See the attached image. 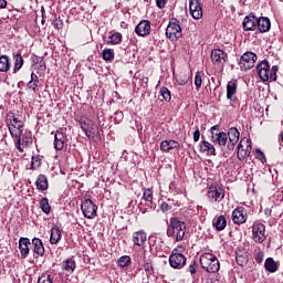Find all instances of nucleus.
<instances>
[{
  "label": "nucleus",
  "instance_id": "obj_1",
  "mask_svg": "<svg viewBox=\"0 0 283 283\" xmlns=\"http://www.w3.org/2000/svg\"><path fill=\"white\" fill-rule=\"evenodd\" d=\"M167 237L172 238L177 242L185 240V233H187V223L180 220V218L172 217L167 227Z\"/></svg>",
  "mask_w": 283,
  "mask_h": 283
},
{
  "label": "nucleus",
  "instance_id": "obj_2",
  "mask_svg": "<svg viewBox=\"0 0 283 283\" xmlns=\"http://www.w3.org/2000/svg\"><path fill=\"white\" fill-rule=\"evenodd\" d=\"M201 269L207 273H218L220 271V261L213 253L206 252L199 259Z\"/></svg>",
  "mask_w": 283,
  "mask_h": 283
},
{
  "label": "nucleus",
  "instance_id": "obj_3",
  "mask_svg": "<svg viewBox=\"0 0 283 283\" xmlns=\"http://www.w3.org/2000/svg\"><path fill=\"white\" fill-rule=\"evenodd\" d=\"M81 129H83L85 136L87 138H96L101 136V130L98 129V125L94 123L92 119H82L80 122Z\"/></svg>",
  "mask_w": 283,
  "mask_h": 283
},
{
  "label": "nucleus",
  "instance_id": "obj_4",
  "mask_svg": "<svg viewBox=\"0 0 283 283\" xmlns=\"http://www.w3.org/2000/svg\"><path fill=\"white\" fill-rule=\"evenodd\" d=\"M211 134V143H214L216 145H219V147H227V142L229 140V137L227 133L220 132V127L218 125H214L210 128Z\"/></svg>",
  "mask_w": 283,
  "mask_h": 283
},
{
  "label": "nucleus",
  "instance_id": "obj_5",
  "mask_svg": "<svg viewBox=\"0 0 283 283\" xmlns=\"http://www.w3.org/2000/svg\"><path fill=\"white\" fill-rule=\"evenodd\" d=\"M168 262L171 269H177V270L185 269V265L187 264V256L178 252V249H174L169 256Z\"/></svg>",
  "mask_w": 283,
  "mask_h": 283
},
{
  "label": "nucleus",
  "instance_id": "obj_6",
  "mask_svg": "<svg viewBox=\"0 0 283 283\" xmlns=\"http://www.w3.org/2000/svg\"><path fill=\"white\" fill-rule=\"evenodd\" d=\"M166 36L169 41H178L182 38V28L178 24V20L170 21L166 29Z\"/></svg>",
  "mask_w": 283,
  "mask_h": 283
},
{
  "label": "nucleus",
  "instance_id": "obj_7",
  "mask_svg": "<svg viewBox=\"0 0 283 283\" xmlns=\"http://www.w3.org/2000/svg\"><path fill=\"white\" fill-rule=\"evenodd\" d=\"M81 209L84 218L94 220L97 216L98 206H96L92 199H85L81 205Z\"/></svg>",
  "mask_w": 283,
  "mask_h": 283
},
{
  "label": "nucleus",
  "instance_id": "obj_8",
  "mask_svg": "<svg viewBox=\"0 0 283 283\" xmlns=\"http://www.w3.org/2000/svg\"><path fill=\"white\" fill-rule=\"evenodd\" d=\"M51 134L54 135L53 147L56 151H63L67 147V135L63 133V128H59Z\"/></svg>",
  "mask_w": 283,
  "mask_h": 283
},
{
  "label": "nucleus",
  "instance_id": "obj_9",
  "mask_svg": "<svg viewBox=\"0 0 283 283\" xmlns=\"http://www.w3.org/2000/svg\"><path fill=\"white\" fill-rule=\"evenodd\" d=\"M207 196L211 202H222L224 200V189L218 184H212L208 189Z\"/></svg>",
  "mask_w": 283,
  "mask_h": 283
},
{
  "label": "nucleus",
  "instance_id": "obj_10",
  "mask_svg": "<svg viewBox=\"0 0 283 283\" xmlns=\"http://www.w3.org/2000/svg\"><path fill=\"white\" fill-rule=\"evenodd\" d=\"M210 59L213 65L222 69L229 59V54H227V52L222 51L221 49H214L211 51Z\"/></svg>",
  "mask_w": 283,
  "mask_h": 283
},
{
  "label": "nucleus",
  "instance_id": "obj_11",
  "mask_svg": "<svg viewBox=\"0 0 283 283\" xmlns=\"http://www.w3.org/2000/svg\"><path fill=\"white\" fill-rule=\"evenodd\" d=\"M266 227L263 223L255 222L252 227V238L254 242L262 244L266 240Z\"/></svg>",
  "mask_w": 283,
  "mask_h": 283
},
{
  "label": "nucleus",
  "instance_id": "obj_12",
  "mask_svg": "<svg viewBox=\"0 0 283 283\" xmlns=\"http://www.w3.org/2000/svg\"><path fill=\"white\" fill-rule=\"evenodd\" d=\"M256 72L259 78H261L263 83H266V81H271V65L269 64V61L263 60L259 62L256 65Z\"/></svg>",
  "mask_w": 283,
  "mask_h": 283
},
{
  "label": "nucleus",
  "instance_id": "obj_13",
  "mask_svg": "<svg viewBox=\"0 0 283 283\" xmlns=\"http://www.w3.org/2000/svg\"><path fill=\"white\" fill-rule=\"evenodd\" d=\"M255 61H258V55L253 52H245L239 62L241 70H251L255 65Z\"/></svg>",
  "mask_w": 283,
  "mask_h": 283
},
{
  "label": "nucleus",
  "instance_id": "obj_14",
  "mask_svg": "<svg viewBox=\"0 0 283 283\" xmlns=\"http://www.w3.org/2000/svg\"><path fill=\"white\" fill-rule=\"evenodd\" d=\"M6 123L8 127H13V129H23L25 127V124L21 119V117L14 115V113L10 112L6 116Z\"/></svg>",
  "mask_w": 283,
  "mask_h": 283
},
{
  "label": "nucleus",
  "instance_id": "obj_15",
  "mask_svg": "<svg viewBox=\"0 0 283 283\" xmlns=\"http://www.w3.org/2000/svg\"><path fill=\"white\" fill-rule=\"evenodd\" d=\"M256 25H258V18L253 13H250L244 17V19L242 21V29L244 32L255 31Z\"/></svg>",
  "mask_w": 283,
  "mask_h": 283
},
{
  "label": "nucleus",
  "instance_id": "obj_16",
  "mask_svg": "<svg viewBox=\"0 0 283 283\" xmlns=\"http://www.w3.org/2000/svg\"><path fill=\"white\" fill-rule=\"evenodd\" d=\"M227 136L229 138L227 148L229 151H233V149H235V145H238V142L240 140V130H238L235 127H231L228 130Z\"/></svg>",
  "mask_w": 283,
  "mask_h": 283
},
{
  "label": "nucleus",
  "instance_id": "obj_17",
  "mask_svg": "<svg viewBox=\"0 0 283 283\" xmlns=\"http://www.w3.org/2000/svg\"><path fill=\"white\" fill-rule=\"evenodd\" d=\"M135 33L137 36H149L151 34V22L149 20H142L135 27Z\"/></svg>",
  "mask_w": 283,
  "mask_h": 283
},
{
  "label": "nucleus",
  "instance_id": "obj_18",
  "mask_svg": "<svg viewBox=\"0 0 283 283\" xmlns=\"http://www.w3.org/2000/svg\"><path fill=\"white\" fill-rule=\"evenodd\" d=\"M248 218L249 216L247 214V209H244L243 207H238L232 211V221L234 222V224H244Z\"/></svg>",
  "mask_w": 283,
  "mask_h": 283
},
{
  "label": "nucleus",
  "instance_id": "obj_19",
  "mask_svg": "<svg viewBox=\"0 0 283 283\" xmlns=\"http://www.w3.org/2000/svg\"><path fill=\"white\" fill-rule=\"evenodd\" d=\"M189 10L190 17H192V19H202V3L200 0H190Z\"/></svg>",
  "mask_w": 283,
  "mask_h": 283
},
{
  "label": "nucleus",
  "instance_id": "obj_20",
  "mask_svg": "<svg viewBox=\"0 0 283 283\" xmlns=\"http://www.w3.org/2000/svg\"><path fill=\"white\" fill-rule=\"evenodd\" d=\"M242 142L241 140L239 144H238V159L239 160H244L245 158H249V156H251V149H252V146H251V139H247L245 143H247V146L244 148V146L242 145Z\"/></svg>",
  "mask_w": 283,
  "mask_h": 283
},
{
  "label": "nucleus",
  "instance_id": "obj_21",
  "mask_svg": "<svg viewBox=\"0 0 283 283\" xmlns=\"http://www.w3.org/2000/svg\"><path fill=\"white\" fill-rule=\"evenodd\" d=\"M32 244L34 258H43L45 255V247H43V241H41L39 238H33Z\"/></svg>",
  "mask_w": 283,
  "mask_h": 283
},
{
  "label": "nucleus",
  "instance_id": "obj_22",
  "mask_svg": "<svg viewBox=\"0 0 283 283\" xmlns=\"http://www.w3.org/2000/svg\"><path fill=\"white\" fill-rule=\"evenodd\" d=\"M256 29L259 32H269L271 30V20L268 17L256 18Z\"/></svg>",
  "mask_w": 283,
  "mask_h": 283
},
{
  "label": "nucleus",
  "instance_id": "obj_23",
  "mask_svg": "<svg viewBox=\"0 0 283 283\" xmlns=\"http://www.w3.org/2000/svg\"><path fill=\"white\" fill-rule=\"evenodd\" d=\"M160 149L161 151L168 154V151H171V149H180V143L174 139H166L160 143Z\"/></svg>",
  "mask_w": 283,
  "mask_h": 283
},
{
  "label": "nucleus",
  "instance_id": "obj_24",
  "mask_svg": "<svg viewBox=\"0 0 283 283\" xmlns=\"http://www.w3.org/2000/svg\"><path fill=\"white\" fill-rule=\"evenodd\" d=\"M199 151L208 156H216V147L207 140H201L199 144Z\"/></svg>",
  "mask_w": 283,
  "mask_h": 283
},
{
  "label": "nucleus",
  "instance_id": "obj_25",
  "mask_svg": "<svg viewBox=\"0 0 283 283\" xmlns=\"http://www.w3.org/2000/svg\"><path fill=\"white\" fill-rule=\"evenodd\" d=\"M30 239L20 238L19 249L22 258H28V255H30Z\"/></svg>",
  "mask_w": 283,
  "mask_h": 283
},
{
  "label": "nucleus",
  "instance_id": "obj_26",
  "mask_svg": "<svg viewBox=\"0 0 283 283\" xmlns=\"http://www.w3.org/2000/svg\"><path fill=\"white\" fill-rule=\"evenodd\" d=\"M133 242L136 247H144L145 242H147V233H145L143 230L134 232Z\"/></svg>",
  "mask_w": 283,
  "mask_h": 283
},
{
  "label": "nucleus",
  "instance_id": "obj_27",
  "mask_svg": "<svg viewBox=\"0 0 283 283\" xmlns=\"http://www.w3.org/2000/svg\"><path fill=\"white\" fill-rule=\"evenodd\" d=\"M138 209L140 213H149L150 211H154L156 209V203H154V201L140 199V202L138 203Z\"/></svg>",
  "mask_w": 283,
  "mask_h": 283
},
{
  "label": "nucleus",
  "instance_id": "obj_28",
  "mask_svg": "<svg viewBox=\"0 0 283 283\" xmlns=\"http://www.w3.org/2000/svg\"><path fill=\"white\" fill-rule=\"evenodd\" d=\"M8 127L11 136L13 138H17V143H15L17 149L19 151H23V148H21V136H23V129L12 128V126H8Z\"/></svg>",
  "mask_w": 283,
  "mask_h": 283
},
{
  "label": "nucleus",
  "instance_id": "obj_29",
  "mask_svg": "<svg viewBox=\"0 0 283 283\" xmlns=\"http://www.w3.org/2000/svg\"><path fill=\"white\" fill-rule=\"evenodd\" d=\"M238 92V82H229L227 85V98L232 103H235V93Z\"/></svg>",
  "mask_w": 283,
  "mask_h": 283
},
{
  "label": "nucleus",
  "instance_id": "obj_30",
  "mask_svg": "<svg viewBox=\"0 0 283 283\" xmlns=\"http://www.w3.org/2000/svg\"><path fill=\"white\" fill-rule=\"evenodd\" d=\"M35 187L39 191H48V188H49L48 176L39 175L35 181Z\"/></svg>",
  "mask_w": 283,
  "mask_h": 283
},
{
  "label": "nucleus",
  "instance_id": "obj_31",
  "mask_svg": "<svg viewBox=\"0 0 283 283\" xmlns=\"http://www.w3.org/2000/svg\"><path fill=\"white\" fill-rule=\"evenodd\" d=\"M264 269L269 273H276L277 269H280V264H277L273 258H268L264 262Z\"/></svg>",
  "mask_w": 283,
  "mask_h": 283
},
{
  "label": "nucleus",
  "instance_id": "obj_32",
  "mask_svg": "<svg viewBox=\"0 0 283 283\" xmlns=\"http://www.w3.org/2000/svg\"><path fill=\"white\" fill-rule=\"evenodd\" d=\"M61 238H62L61 228H59V226H54L51 229L50 242L52 244H59Z\"/></svg>",
  "mask_w": 283,
  "mask_h": 283
},
{
  "label": "nucleus",
  "instance_id": "obj_33",
  "mask_svg": "<svg viewBox=\"0 0 283 283\" xmlns=\"http://www.w3.org/2000/svg\"><path fill=\"white\" fill-rule=\"evenodd\" d=\"M212 227H214L216 231H224V229H227V217L222 214L219 216L212 223Z\"/></svg>",
  "mask_w": 283,
  "mask_h": 283
},
{
  "label": "nucleus",
  "instance_id": "obj_34",
  "mask_svg": "<svg viewBox=\"0 0 283 283\" xmlns=\"http://www.w3.org/2000/svg\"><path fill=\"white\" fill-rule=\"evenodd\" d=\"M235 260H237V264L239 266H247V264H249V253L248 252H237Z\"/></svg>",
  "mask_w": 283,
  "mask_h": 283
},
{
  "label": "nucleus",
  "instance_id": "obj_35",
  "mask_svg": "<svg viewBox=\"0 0 283 283\" xmlns=\"http://www.w3.org/2000/svg\"><path fill=\"white\" fill-rule=\"evenodd\" d=\"M27 87L31 90V92H33L34 94L39 92V76L36 74L31 73V80L27 84Z\"/></svg>",
  "mask_w": 283,
  "mask_h": 283
},
{
  "label": "nucleus",
  "instance_id": "obj_36",
  "mask_svg": "<svg viewBox=\"0 0 283 283\" xmlns=\"http://www.w3.org/2000/svg\"><path fill=\"white\" fill-rule=\"evenodd\" d=\"M13 74H17V72L23 67V55H21V53H13Z\"/></svg>",
  "mask_w": 283,
  "mask_h": 283
},
{
  "label": "nucleus",
  "instance_id": "obj_37",
  "mask_svg": "<svg viewBox=\"0 0 283 283\" xmlns=\"http://www.w3.org/2000/svg\"><path fill=\"white\" fill-rule=\"evenodd\" d=\"M12 64L10 63V56L1 55L0 56V72H9Z\"/></svg>",
  "mask_w": 283,
  "mask_h": 283
},
{
  "label": "nucleus",
  "instance_id": "obj_38",
  "mask_svg": "<svg viewBox=\"0 0 283 283\" xmlns=\"http://www.w3.org/2000/svg\"><path fill=\"white\" fill-rule=\"evenodd\" d=\"M40 209L45 213L46 216H50V212L52 211V207L50 206V201L48 198H42L40 200Z\"/></svg>",
  "mask_w": 283,
  "mask_h": 283
},
{
  "label": "nucleus",
  "instance_id": "obj_39",
  "mask_svg": "<svg viewBox=\"0 0 283 283\" xmlns=\"http://www.w3.org/2000/svg\"><path fill=\"white\" fill-rule=\"evenodd\" d=\"M129 264H132V256H129V255H123L117 260V265L120 269H127V266H129Z\"/></svg>",
  "mask_w": 283,
  "mask_h": 283
},
{
  "label": "nucleus",
  "instance_id": "obj_40",
  "mask_svg": "<svg viewBox=\"0 0 283 283\" xmlns=\"http://www.w3.org/2000/svg\"><path fill=\"white\" fill-rule=\"evenodd\" d=\"M64 271H67V273H74V269H76V262L73 259H67L63 263Z\"/></svg>",
  "mask_w": 283,
  "mask_h": 283
},
{
  "label": "nucleus",
  "instance_id": "obj_41",
  "mask_svg": "<svg viewBox=\"0 0 283 283\" xmlns=\"http://www.w3.org/2000/svg\"><path fill=\"white\" fill-rule=\"evenodd\" d=\"M123 41V34L114 33L107 38V43H113L114 45H118Z\"/></svg>",
  "mask_w": 283,
  "mask_h": 283
},
{
  "label": "nucleus",
  "instance_id": "obj_42",
  "mask_svg": "<svg viewBox=\"0 0 283 283\" xmlns=\"http://www.w3.org/2000/svg\"><path fill=\"white\" fill-rule=\"evenodd\" d=\"M188 272L190 273L192 280H196V273H198V261L192 260L189 263Z\"/></svg>",
  "mask_w": 283,
  "mask_h": 283
},
{
  "label": "nucleus",
  "instance_id": "obj_43",
  "mask_svg": "<svg viewBox=\"0 0 283 283\" xmlns=\"http://www.w3.org/2000/svg\"><path fill=\"white\" fill-rule=\"evenodd\" d=\"M143 268L147 277H150V275H154V264L149 260L144 262Z\"/></svg>",
  "mask_w": 283,
  "mask_h": 283
},
{
  "label": "nucleus",
  "instance_id": "obj_44",
  "mask_svg": "<svg viewBox=\"0 0 283 283\" xmlns=\"http://www.w3.org/2000/svg\"><path fill=\"white\" fill-rule=\"evenodd\" d=\"M160 96H163L164 101H166V103H169L171 101V91H169V88L167 87H161L160 88Z\"/></svg>",
  "mask_w": 283,
  "mask_h": 283
},
{
  "label": "nucleus",
  "instance_id": "obj_45",
  "mask_svg": "<svg viewBox=\"0 0 283 283\" xmlns=\"http://www.w3.org/2000/svg\"><path fill=\"white\" fill-rule=\"evenodd\" d=\"M102 56H103L104 61H114V50L104 49L102 52Z\"/></svg>",
  "mask_w": 283,
  "mask_h": 283
},
{
  "label": "nucleus",
  "instance_id": "obj_46",
  "mask_svg": "<svg viewBox=\"0 0 283 283\" xmlns=\"http://www.w3.org/2000/svg\"><path fill=\"white\" fill-rule=\"evenodd\" d=\"M195 86L197 92H200V87H202V72L198 71L195 75Z\"/></svg>",
  "mask_w": 283,
  "mask_h": 283
},
{
  "label": "nucleus",
  "instance_id": "obj_47",
  "mask_svg": "<svg viewBox=\"0 0 283 283\" xmlns=\"http://www.w3.org/2000/svg\"><path fill=\"white\" fill-rule=\"evenodd\" d=\"M142 200H146L147 202H154V191H151V189H145Z\"/></svg>",
  "mask_w": 283,
  "mask_h": 283
},
{
  "label": "nucleus",
  "instance_id": "obj_48",
  "mask_svg": "<svg viewBox=\"0 0 283 283\" xmlns=\"http://www.w3.org/2000/svg\"><path fill=\"white\" fill-rule=\"evenodd\" d=\"M38 283H54V276L51 274H43L38 279Z\"/></svg>",
  "mask_w": 283,
  "mask_h": 283
},
{
  "label": "nucleus",
  "instance_id": "obj_49",
  "mask_svg": "<svg viewBox=\"0 0 283 283\" xmlns=\"http://www.w3.org/2000/svg\"><path fill=\"white\" fill-rule=\"evenodd\" d=\"M123 118H125V115L123 114L122 111L115 112V114H114V123H115V125H119L120 122L123 120Z\"/></svg>",
  "mask_w": 283,
  "mask_h": 283
},
{
  "label": "nucleus",
  "instance_id": "obj_50",
  "mask_svg": "<svg viewBox=\"0 0 283 283\" xmlns=\"http://www.w3.org/2000/svg\"><path fill=\"white\" fill-rule=\"evenodd\" d=\"M22 145H25V147H30L32 145V135L30 134H24L22 135Z\"/></svg>",
  "mask_w": 283,
  "mask_h": 283
},
{
  "label": "nucleus",
  "instance_id": "obj_51",
  "mask_svg": "<svg viewBox=\"0 0 283 283\" xmlns=\"http://www.w3.org/2000/svg\"><path fill=\"white\" fill-rule=\"evenodd\" d=\"M277 70H280L277 65H274L272 69H270V81H277Z\"/></svg>",
  "mask_w": 283,
  "mask_h": 283
},
{
  "label": "nucleus",
  "instance_id": "obj_52",
  "mask_svg": "<svg viewBox=\"0 0 283 283\" xmlns=\"http://www.w3.org/2000/svg\"><path fill=\"white\" fill-rule=\"evenodd\" d=\"M255 158L258 160H260V163H266V156L264 155V153L260 149L255 150Z\"/></svg>",
  "mask_w": 283,
  "mask_h": 283
},
{
  "label": "nucleus",
  "instance_id": "obj_53",
  "mask_svg": "<svg viewBox=\"0 0 283 283\" xmlns=\"http://www.w3.org/2000/svg\"><path fill=\"white\" fill-rule=\"evenodd\" d=\"M39 167H41V158L36 157L34 159V157H32L31 169H39Z\"/></svg>",
  "mask_w": 283,
  "mask_h": 283
},
{
  "label": "nucleus",
  "instance_id": "obj_54",
  "mask_svg": "<svg viewBox=\"0 0 283 283\" xmlns=\"http://www.w3.org/2000/svg\"><path fill=\"white\" fill-rule=\"evenodd\" d=\"M178 85L185 86L189 83V77L187 75L177 77Z\"/></svg>",
  "mask_w": 283,
  "mask_h": 283
},
{
  "label": "nucleus",
  "instance_id": "obj_55",
  "mask_svg": "<svg viewBox=\"0 0 283 283\" xmlns=\"http://www.w3.org/2000/svg\"><path fill=\"white\" fill-rule=\"evenodd\" d=\"M52 25L55 28V30H61V28H63V20L55 19L53 20Z\"/></svg>",
  "mask_w": 283,
  "mask_h": 283
},
{
  "label": "nucleus",
  "instance_id": "obj_56",
  "mask_svg": "<svg viewBox=\"0 0 283 283\" xmlns=\"http://www.w3.org/2000/svg\"><path fill=\"white\" fill-rule=\"evenodd\" d=\"M160 209L163 213H167V211H171V206H169V203L164 201L160 203Z\"/></svg>",
  "mask_w": 283,
  "mask_h": 283
},
{
  "label": "nucleus",
  "instance_id": "obj_57",
  "mask_svg": "<svg viewBox=\"0 0 283 283\" xmlns=\"http://www.w3.org/2000/svg\"><path fill=\"white\" fill-rule=\"evenodd\" d=\"M263 261H264V252L259 251L255 256V262H258V264H262Z\"/></svg>",
  "mask_w": 283,
  "mask_h": 283
},
{
  "label": "nucleus",
  "instance_id": "obj_58",
  "mask_svg": "<svg viewBox=\"0 0 283 283\" xmlns=\"http://www.w3.org/2000/svg\"><path fill=\"white\" fill-rule=\"evenodd\" d=\"M193 142L195 143H198V140H200V128H197L195 132H193Z\"/></svg>",
  "mask_w": 283,
  "mask_h": 283
},
{
  "label": "nucleus",
  "instance_id": "obj_59",
  "mask_svg": "<svg viewBox=\"0 0 283 283\" xmlns=\"http://www.w3.org/2000/svg\"><path fill=\"white\" fill-rule=\"evenodd\" d=\"M140 83H142V87L147 88V86L149 85V77H143L140 80Z\"/></svg>",
  "mask_w": 283,
  "mask_h": 283
},
{
  "label": "nucleus",
  "instance_id": "obj_60",
  "mask_svg": "<svg viewBox=\"0 0 283 283\" xmlns=\"http://www.w3.org/2000/svg\"><path fill=\"white\" fill-rule=\"evenodd\" d=\"M156 4H157V8L163 9L167 4V0H156Z\"/></svg>",
  "mask_w": 283,
  "mask_h": 283
},
{
  "label": "nucleus",
  "instance_id": "obj_61",
  "mask_svg": "<svg viewBox=\"0 0 283 283\" xmlns=\"http://www.w3.org/2000/svg\"><path fill=\"white\" fill-rule=\"evenodd\" d=\"M8 1L6 0H0V10H3V8H7Z\"/></svg>",
  "mask_w": 283,
  "mask_h": 283
},
{
  "label": "nucleus",
  "instance_id": "obj_62",
  "mask_svg": "<svg viewBox=\"0 0 283 283\" xmlns=\"http://www.w3.org/2000/svg\"><path fill=\"white\" fill-rule=\"evenodd\" d=\"M279 144L281 147H283V130L279 135Z\"/></svg>",
  "mask_w": 283,
  "mask_h": 283
},
{
  "label": "nucleus",
  "instance_id": "obj_63",
  "mask_svg": "<svg viewBox=\"0 0 283 283\" xmlns=\"http://www.w3.org/2000/svg\"><path fill=\"white\" fill-rule=\"evenodd\" d=\"M208 283H224V281L220 280V279H213Z\"/></svg>",
  "mask_w": 283,
  "mask_h": 283
},
{
  "label": "nucleus",
  "instance_id": "obj_64",
  "mask_svg": "<svg viewBox=\"0 0 283 283\" xmlns=\"http://www.w3.org/2000/svg\"><path fill=\"white\" fill-rule=\"evenodd\" d=\"M265 214H266V216H271V210H269V209L265 210Z\"/></svg>",
  "mask_w": 283,
  "mask_h": 283
}]
</instances>
